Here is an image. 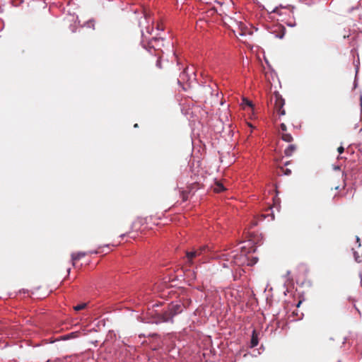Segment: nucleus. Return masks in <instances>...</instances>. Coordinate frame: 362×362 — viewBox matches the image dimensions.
Listing matches in <instances>:
<instances>
[{"instance_id":"9d476101","label":"nucleus","mask_w":362,"mask_h":362,"mask_svg":"<svg viewBox=\"0 0 362 362\" xmlns=\"http://www.w3.org/2000/svg\"><path fill=\"white\" fill-rule=\"evenodd\" d=\"M206 250H207V246H206V245L199 247L197 249H194V250H195V252H197V255H198V257H200L201 255L204 254V252H206Z\"/></svg>"},{"instance_id":"cd10ccee","label":"nucleus","mask_w":362,"mask_h":362,"mask_svg":"<svg viewBox=\"0 0 362 362\" xmlns=\"http://www.w3.org/2000/svg\"><path fill=\"white\" fill-rule=\"evenodd\" d=\"M134 127L135 128L138 127V124H135L134 125Z\"/></svg>"},{"instance_id":"39448f33","label":"nucleus","mask_w":362,"mask_h":362,"mask_svg":"<svg viewBox=\"0 0 362 362\" xmlns=\"http://www.w3.org/2000/svg\"><path fill=\"white\" fill-rule=\"evenodd\" d=\"M199 257L198 255H197V252H195V250H194V249L192 250V251H187L186 252V259H187V262L189 264V265H192L194 264V260Z\"/></svg>"},{"instance_id":"20e7f679","label":"nucleus","mask_w":362,"mask_h":362,"mask_svg":"<svg viewBox=\"0 0 362 362\" xmlns=\"http://www.w3.org/2000/svg\"><path fill=\"white\" fill-rule=\"evenodd\" d=\"M163 38L153 37L149 42L148 47L154 49H160V47L163 45Z\"/></svg>"},{"instance_id":"5701e85b","label":"nucleus","mask_w":362,"mask_h":362,"mask_svg":"<svg viewBox=\"0 0 362 362\" xmlns=\"http://www.w3.org/2000/svg\"><path fill=\"white\" fill-rule=\"evenodd\" d=\"M157 66H158V67H160V60H159V59L157 61Z\"/></svg>"},{"instance_id":"f257e3e1","label":"nucleus","mask_w":362,"mask_h":362,"mask_svg":"<svg viewBox=\"0 0 362 362\" xmlns=\"http://www.w3.org/2000/svg\"><path fill=\"white\" fill-rule=\"evenodd\" d=\"M223 267L228 268L233 265L240 266L245 263L247 257L243 254H238L237 251L221 253L218 256Z\"/></svg>"},{"instance_id":"6e6552de","label":"nucleus","mask_w":362,"mask_h":362,"mask_svg":"<svg viewBox=\"0 0 362 362\" xmlns=\"http://www.w3.org/2000/svg\"><path fill=\"white\" fill-rule=\"evenodd\" d=\"M296 150V146L294 144H290L285 150L284 153L287 156H291L293 153Z\"/></svg>"},{"instance_id":"a211bd4d","label":"nucleus","mask_w":362,"mask_h":362,"mask_svg":"<svg viewBox=\"0 0 362 362\" xmlns=\"http://www.w3.org/2000/svg\"><path fill=\"white\" fill-rule=\"evenodd\" d=\"M337 151L339 152V154L342 153L344 151V147L343 146H339L337 148Z\"/></svg>"},{"instance_id":"f03ea898","label":"nucleus","mask_w":362,"mask_h":362,"mask_svg":"<svg viewBox=\"0 0 362 362\" xmlns=\"http://www.w3.org/2000/svg\"><path fill=\"white\" fill-rule=\"evenodd\" d=\"M183 311V306L180 303L171 304L168 310L160 314L159 319L163 322H173V317Z\"/></svg>"},{"instance_id":"b1692460","label":"nucleus","mask_w":362,"mask_h":362,"mask_svg":"<svg viewBox=\"0 0 362 362\" xmlns=\"http://www.w3.org/2000/svg\"><path fill=\"white\" fill-rule=\"evenodd\" d=\"M257 259L255 258V259L253 261V262L252 264H250L252 265V264L257 263Z\"/></svg>"},{"instance_id":"2eb2a0df","label":"nucleus","mask_w":362,"mask_h":362,"mask_svg":"<svg viewBox=\"0 0 362 362\" xmlns=\"http://www.w3.org/2000/svg\"><path fill=\"white\" fill-rule=\"evenodd\" d=\"M242 106L243 107V108H245V106H248V107H252V103L250 100H247V99H245V98H243V103H242Z\"/></svg>"},{"instance_id":"412c9836","label":"nucleus","mask_w":362,"mask_h":362,"mask_svg":"<svg viewBox=\"0 0 362 362\" xmlns=\"http://www.w3.org/2000/svg\"><path fill=\"white\" fill-rule=\"evenodd\" d=\"M152 30H153V28H150L148 26L146 27V32L148 33L151 34Z\"/></svg>"},{"instance_id":"393cba45","label":"nucleus","mask_w":362,"mask_h":362,"mask_svg":"<svg viewBox=\"0 0 362 362\" xmlns=\"http://www.w3.org/2000/svg\"><path fill=\"white\" fill-rule=\"evenodd\" d=\"M185 73H186V69H185V70H184L183 73L182 74V75H181L180 76H181V77H182V76H185Z\"/></svg>"},{"instance_id":"9b49d317","label":"nucleus","mask_w":362,"mask_h":362,"mask_svg":"<svg viewBox=\"0 0 362 362\" xmlns=\"http://www.w3.org/2000/svg\"><path fill=\"white\" fill-rule=\"evenodd\" d=\"M206 250H207V246H206V245L199 247L197 249H194V250H195V252H197V255H198V257H200L201 255L204 254V252H206Z\"/></svg>"},{"instance_id":"0eeeda50","label":"nucleus","mask_w":362,"mask_h":362,"mask_svg":"<svg viewBox=\"0 0 362 362\" xmlns=\"http://www.w3.org/2000/svg\"><path fill=\"white\" fill-rule=\"evenodd\" d=\"M87 254L84 252H78L76 253H72L71 254V260L73 265L75 264V262L76 260H79L82 257H84Z\"/></svg>"},{"instance_id":"4468645a","label":"nucleus","mask_w":362,"mask_h":362,"mask_svg":"<svg viewBox=\"0 0 362 362\" xmlns=\"http://www.w3.org/2000/svg\"><path fill=\"white\" fill-rule=\"evenodd\" d=\"M86 306H87V303H83L78 304L76 306H74V310L75 311H80L81 310L85 309L86 308Z\"/></svg>"},{"instance_id":"1a4fd4ad","label":"nucleus","mask_w":362,"mask_h":362,"mask_svg":"<svg viewBox=\"0 0 362 362\" xmlns=\"http://www.w3.org/2000/svg\"><path fill=\"white\" fill-rule=\"evenodd\" d=\"M225 190H226V188L224 187L223 184H221V182H216L215 184V186H214V191L216 193H220V192H223Z\"/></svg>"},{"instance_id":"ddd939ff","label":"nucleus","mask_w":362,"mask_h":362,"mask_svg":"<svg viewBox=\"0 0 362 362\" xmlns=\"http://www.w3.org/2000/svg\"><path fill=\"white\" fill-rule=\"evenodd\" d=\"M278 173H284L286 175H290L291 174V170L288 168H285L284 167H280L279 172Z\"/></svg>"},{"instance_id":"c85d7f7f","label":"nucleus","mask_w":362,"mask_h":362,"mask_svg":"<svg viewBox=\"0 0 362 362\" xmlns=\"http://www.w3.org/2000/svg\"><path fill=\"white\" fill-rule=\"evenodd\" d=\"M288 163H289V162H286V163H285V165H287Z\"/></svg>"},{"instance_id":"4be33fe9","label":"nucleus","mask_w":362,"mask_h":362,"mask_svg":"<svg viewBox=\"0 0 362 362\" xmlns=\"http://www.w3.org/2000/svg\"><path fill=\"white\" fill-rule=\"evenodd\" d=\"M148 17H149V16H148V15L147 13H145V14H144V18H145V20H146V21L147 20V18H148Z\"/></svg>"},{"instance_id":"7ed1b4c3","label":"nucleus","mask_w":362,"mask_h":362,"mask_svg":"<svg viewBox=\"0 0 362 362\" xmlns=\"http://www.w3.org/2000/svg\"><path fill=\"white\" fill-rule=\"evenodd\" d=\"M270 102L274 103V108L279 116L285 115L286 111L284 109L285 100L278 92L276 91L271 95Z\"/></svg>"},{"instance_id":"bb28decb","label":"nucleus","mask_w":362,"mask_h":362,"mask_svg":"<svg viewBox=\"0 0 362 362\" xmlns=\"http://www.w3.org/2000/svg\"><path fill=\"white\" fill-rule=\"evenodd\" d=\"M139 25H140L141 27H143V23H142V22H139Z\"/></svg>"},{"instance_id":"423d86ee","label":"nucleus","mask_w":362,"mask_h":362,"mask_svg":"<svg viewBox=\"0 0 362 362\" xmlns=\"http://www.w3.org/2000/svg\"><path fill=\"white\" fill-rule=\"evenodd\" d=\"M259 339H258V333L255 329L252 331L251 340H250V348H254L258 345Z\"/></svg>"},{"instance_id":"dca6fc26","label":"nucleus","mask_w":362,"mask_h":362,"mask_svg":"<svg viewBox=\"0 0 362 362\" xmlns=\"http://www.w3.org/2000/svg\"><path fill=\"white\" fill-rule=\"evenodd\" d=\"M181 196L183 201H186L188 199V192L186 191H182L181 192Z\"/></svg>"},{"instance_id":"6ab92c4d","label":"nucleus","mask_w":362,"mask_h":362,"mask_svg":"<svg viewBox=\"0 0 362 362\" xmlns=\"http://www.w3.org/2000/svg\"><path fill=\"white\" fill-rule=\"evenodd\" d=\"M157 29L158 30H163V26L161 23H158L157 24Z\"/></svg>"},{"instance_id":"f8f14e48","label":"nucleus","mask_w":362,"mask_h":362,"mask_svg":"<svg viewBox=\"0 0 362 362\" xmlns=\"http://www.w3.org/2000/svg\"><path fill=\"white\" fill-rule=\"evenodd\" d=\"M281 139L286 142H291L293 141L292 136L286 132L281 134Z\"/></svg>"},{"instance_id":"f3484780","label":"nucleus","mask_w":362,"mask_h":362,"mask_svg":"<svg viewBox=\"0 0 362 362\" xmlns=\"http://www.w3.org/2000/svg\"><path fill=\"white\" fill-rule=\"evenodd\" d=\"M280 127H281V129L282 131V133L286 132L287 127H286V124L284 123L281 124Z\"/></svg>"},{"instance_id":"a878e982","label":"nucleus","mask_w":362,"mask_h":362,"mask_svg":"<svg viewBox=\"0 0 362 362\" xmlns=\"http://www.w3.org/2000/svg\"><path fill=\"white\" fill-rule=\"evenodd\" d=\"M355 259H356V260L357 262H360V261L358 259V256L355 255Z\"/></svg>"},{"instance_id":"aec40b11","label":"nucleus","mask_w":362,"mask_h":362,"mask_svg":"<svg viewBox=\"0 0 362 362\" xmlns=\"http://www.w3.org/2000/svg\"><path fill=\"white\" fill-rule=\"evenodd\" d=\"M75 335H76V333H75V332H72V333H71V334H68V335H67V337H66V339H69V338H70V337H75Z\"/></svg>"}]
</instances>
